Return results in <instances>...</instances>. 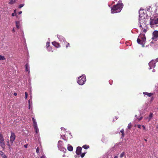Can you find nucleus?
Wrapping results in <instances>:
<instances>
[{"mask_svg":"<svg viewBox=\"0 0 158 158\" xmlns=\"http://www.w3.org/2000/svg\"><path fill=\"white\" fill-rule=\"evenodd\" d=\"M49 44H50V43H49V42H47L46 43V46H47V48H49L48 47H49V46H50Z\"/></svg>","mask_w":158,"mask_h":158,"instance_id":"nucleus-32","label":"nucleus"},{"mask_svg":"<svg viewBox=\"0 0 158 158\" xmlns=\"http://www.w3.org/2000/svg\"><path fill=\"white\" fill-rule=\"evenodd\" d=\"M25 69L26 71L28 72L29 73L30 72L29 70V65L27 64H26L25 65Z\"/></svg>","mask_w":158,"mask_h":158,"instance_id":"nucleus-12","label":"nucleus"},{"mask_svg":"<svg viewBox=\"0 0 158 158\" xmlns=\"http://www.w3.org/2000/svg\"><path fill=\"white\" fill-rule=\"evenodd\" d=\"M142 127H143V129L145 130V127L144 125H142Z\"/></svg>","mask_w":158,"mask_h":158,"instance_id":"nucleus-42","label":"nucleus"},{"mask_svg":"<svg viewBox=\"0 0 158 158\" xmlns=\"http://www.w3.org/2000/svg\"><path fill=\"white\" fill-rule=\"evenodd\" d=\"M132 125L131 123H129L128 125L127 128L128 129H130L132 127Z\"/></svg>","mask_w":158,"mask_h":158,"instance_id":"nucleus-21","label":"nucleus"},{"mask_svg":"<svg viewBox=\"0 0 158 158\" xmlns=\"http://www.w3.org/2000/svg\"><path fill=\"white\" fill-rule=\"evenodd\" d=\"M157 128H158V126H157Z\"/></svg>","mask_w":158,"mask_h":158,"instance_id":"nucleus-56","label":"nucleus"},{"mask_svg":"<svg viewBox=\"0 0 158 158\" xmlns=\"http://www.w3.org/2000/svg\"><path fill=\"white\" fill-rule=\"evenodd\" d=\"M11 135L10 137V142L12 143L15 139L16 136L15 133L12 131H11Z\"/></svg>","mask_w":158,"mask_h":158,"instance_id":"nucleus-7","label":"nucleus"},{"mask_svg":"<svg viewBox=\"0 0 158 158\" xmlns=\"http://www.w3.org/2000/svg\"><path fill=\"white\" fill-rule=\"evenodd\" d=\"M89 145H83L82 146V148L85 149H87L89 148Z\"/></svg>","mask_w":158,"mask_h":158,"instance_id":"nucleus-17","label":"nucleus"},{"mask_svg":"<svg viewBox=\"0 0 158 158\" xmlns=\"http://www.w3.org/2000/svg\"><path fill=\"white\" fill-rule=\"evenodd\" d=\"M149 65L150 67V69L151 68V67H154L155 66V63L152 60L149 62Z\"/></svg>","mask_w":158,"mask_h":158,"instance_id":"nucleus-10","label":"nucleus"},{"mask_svg":"<svg viewBox=\"0 0 158 158\" xmlns=\"http://www.w3.org/2000/svg\"><path fill=\"white\" fill-rule=\"evenodd\" d=\"M151 25H154L158 23V18H150Z\"/></svg>","mask_w":158,"mask_h":158,"instance_id":"nucleus-5","label":"nucleus"},{"mask_svg":"<svg viewBox=\"0 0 158 158\" xmlns=\"http://www.w3.org/2000/svg\"><path fill=\"white\" fill-rule=\"evenodd\" d=\"M15 29L14 28H13V30H12V31H13V32H15Z\"/></svg>","mask_w":158,"mask_h":158,"instance_id":"nucleus-49","label":"nucleus"},{"mask_svg":"<svg viewBox=\"0 0 158 158\" xmlns=\"http://www.w3.org/2000/svg\"><path fill=\"white\" fill-rule=\"evenodd\" d=\"M139 23L140 24V27H142V25L141 24H143V23H141L142 21H141V18H143V19L142 20H145V17L144 16V15H145L143 11V10H142L141 9H140L139 11Z\"/></svg>","mask_w":158,"mask_h":158,"instance_id":"nucleus-3","label":"nucleus"},{"mask_svg":"<svg viewBox=\"0 0 158 158\" xmlns=\"http://www.w3.org/2000/svg\"><path fill=\"white\" fill-rule=\"evenodd\" d=\"M32 121H33V123H36V121H35V119L34 117H32Z\"/></svg>","mask_w":158,"mask_h":158,"instance_id":"nucleus-31","label":"nucleus"},{"mask_svg":"<svg viewBox=\"0 0 158 158\" xmlns=\"http://www.w3.org/2000/svg\"><path fill=\"white\" fill-rule=\"evenodd\" d=\"M16 10H14V13H16Z\"/></svg>","mask_w":158,"mask_h":158,"instance_id":"nucleus-50","label":"nucleus"},{"mask_svg":"<svg viewBox=\"0 0 158 158\" xmlns=\"http://www.w3.org/2000/svg\"><path fill=\"white\" fill-rule=\"evenodd\" d=\"M0 141H4L3 135L1 133H0Z\"/></svg>","mask_w":158,"mask_h":158,"instance_id":"nucleus-16","label":"nucleus"},{"mask_svg":"<svg viewBox=\"0 0 158 158\" xmlns=\"http://www.w3.org/2000/svg\"><path fill=\"white\" fill-rule=\"evenodd\" d=\"M28 146V144H26L24 145V147L25 148H27Z\"/></svg>","mask_w":158,"mask_h":158,"instance_id":"nucleus-40","label":"nucleus"},{"mask_svg":"<svg viewBox=\"0 0 158 158\" xmlns=\"http://www.w3.org/2000/svg\"><path fill=\"white\" fill-rule=\"evenodd\" d=\"M137 127L139 128H141V126L140 125H137Z\"/></svg>","mask_w":158,"mask_h":158,"instance_id":"nucleus-38","label":"nucleus"},{"mask_svg":"<svg viewBox=\"0 0 158 158\" xmlns=\"http://www.w3.org/2000/svg\"><path fill=\"white\" fill-rule=\"evenodd\" d=\"M142 118H141V117L139 119V120H141L142 119Z\"/></svg>","mask_w":158,"mask_h":158,"instance_id":"nucleus-53","label":"nucleus"},{"mask_svg":"<svg viewBox=\"0 0 158 158\" xmlns=\"http://www.w3.org/2000/svg\"><path fill=\"white\" fill-rule=\"evenodd\" d=\"M28 102L29 103V109H30L31 106V104L30 103V101L29 100L28 101Z\"/></svg>","mask_w":158,"mask_h":158,"instance_id":"nucleus-30","label":"nucleus"},{"mask_svg":"<svg viewBox=\"0 0 158 158\" xmlns=\"http://www.w3.org/2000/svg\"><path fill=\"white\" fill-rule=\"evenodd\" d=\"M82 149V148L80 147H78L77 148V150L76 151V153L78 155L81 154V151Z\"/></svg>","mask_w":158,"mask_h":158,"instance_id":"nucleus-9","label":"nucleus"},{"mask_svg":"<svg viewBox=\"0 0 158 158\" xmlns=\"http://www.w3.org/2000/svg\"><path fill=\"white\" fill-rule=\"evenodd\" d=\"M86 153H83L82 154L81 153V157L83 158L85 155Z\"/></svg>","mask_w":158,"mask_h":158,"instance_id":"nucleus-26","label":"nucleus"},{"mask_svg":"<svg viewBox=\"0 0 158 158\" xmlns=\"http://www.w3.org/2000/svg\"><path fill=\"white\" fill-rule=\"evenodd\" d=\"M15 23H16V27L18 28H19V22L17 21Z\"/></svg>","mask_w":158,"mask_h":158,"instance_id":"nucleus-19","label":"nucleus"},{"mask_svg":"<svg viewBox=\"0 0 158 158\" xmlns=\"http://www.w3.org/2000/svg\"><path fill=\"white\" fill-rule=\"evenodd\" d=\"M45 156H42L40 158H44Z\"/></svg>","mask_w":158,"mask_h":158,"instance_id":"nucleus-47","label":"nucleus"},{"mask_svg":"<svg viewBox=\"0 0 158 158\" xmlns=\"http://www.w3.org/2000/svg\"><path fill=\"white\" fill-rule=\"evenodd\" d=\"M0 154L1 155V156L2 157V156H3L4 155H5L4 153L2 152V151H0Z\"/></svg>","mask_w":158,"mask_h":158,"instance_id":"nucleus-34","label":"nucleus"},{"mask_svg":"<svg viewBox=\"0 0 158 158\" xmlns=\"http://www.w3.org/2000/svg\"><path fill=\"white\" fill-rule=\"evenodd\" d=\"M24 5V4H20L19 6V8H20L23 7Z\"/></svg>","mask_w":158,"mask_h":158,"instance_id":"nucleus-28","label":"nucleus"},{"mask_svg":"<svg viewBox=\"0 0 158 158\" xmlns=\"http://www.w3.org/2000/svg\"><path fill=\"white\" fill-rule=\"evenodd\" d=\"M25 99H27V93L26 92H25Z\"/></svg>","mask_w":158,"mask_h":158,"instance_id":"nucleus-33","label":"nucleus"},{"mask_svg":"<svg viewBox=\"0 0 158 158\" xmlns=\"http://www.w3.org/2000/svg\"><path fill=\"white\" fill-rule=\"evenodd\" d=\"M154 99V98L153 97H152L151 98V101L153 100Z\"/></svg>","mask_w":158,"mask_h":158,"instance_id":"nucleus-48","label":"nucleus"},{"mask_svg":"<svg viewBox=\"0 0 158 158\" xmlns=\"http://www.w3.org/2000/svg\"><path fill=\"white\" fill-rule=\"evenodd\" d=\"M114 158H118V157L117 156H116L114 157Z\"/></svg>","mask_w":158,"mask_h":158,"instance_id":"nucleus-51","label":"nucleus"},{"mask_svg":"<svg viewBox=\"0 0 158 158\" xmlns=\"http://www.w3.org/2000/svg\"><path fill=\"white\" fill-rule=\"evenodd\" d=\"M139 36H141V37L140 38V39L141 40H142L143 39V36H145L144 35H139Z\"/></svg>","mask_w":158,"mask_h":158,"instance_id":"nucleus-36","label":"nucleus"},{"mask_svg":"<svg viewBox=\"0 0 158 158\" xmlns=\"http://www.w3.org/2000/svg\"><path fill=\"white\" fill-rule=\"evenodd\" d=\"M67 149L69 151H72L73 150V147L72 146L69 145Z\"/></svg>","mask_w":158,"mask_h":158,"instance_id":"nucleus-15","label":"nucleus"},{"mask_svg":"<svg viewBox=\"0 0 158 158\" xmlns=\"http://www.w3.org/2000/svg\"><path fill=\"white\" fill-rule=\"evenodd\" d=\"M69 43H68L67 44V45L66 46V48H67V47H68V46L69 45Z\"/></svg>","mask_w":158,"mask_h":158,"instance_id":"nucleus-44","label":"nucleus"},{"mask_svg":"<svg viewBox=\"0 0 158 158\" xmlns=\"http://www.w3.org/2000/svg\"><path fill=\"white\" fill-rule=\"evenodd\" d=\"M6 58L4 56L0 55V60H4Z\"/></svg>","mask_w":158,"mask_h":158,"instance_id":"nucleus-18","label":"nucleus"},{"mask_svg":"<svg viewBox=\"0 0 158 158\" xmlns=\"http://www.w3.org/2000/svg\"><path fill=\"white\" fill-rule=\"evenodd\" d=\"M3 158H7V157L5 155H4L3 156H2Z\"/></svg>","mask_w":158,"mask_h":158,"instance_id":"nucleus-41","label":"nucleus"},{"mask_svg":"<svg viewBox=\"0 0 158 158\" xmlns=\"http://www.w3.org/2000/svg\"><path fill=\"white\" fill-rule=\"evenodd\" d=\"M36 152L37 153H38L39 152V147H37L36 149Z\"/></svg>","mask_w":158,"mask_h":158,"instance_id":"nucleus-37","label":"nucleus"},{"mask_svg":"<svg viewBox=\"0 0 158 158\" xmlns=\"http://www.w3.org/2000/svg\"><path fill=\"white\" fill-rule=\"evenodd\" d=\"M157 128H158V126H157Z\"/></svg>","mask_w":158,"mask_h":158,"instance_id":"nucleus-54","label":"nucleus"},{"mask_svg":"<svg viewBox=\"0 0 158 158\" xmlns=\"http://www.w3.org/2000/svg\"><path fill=\"white\" fill-rule=\"evenodd\" d=\"M15 2V0L14 1L13 0H11L9 2V4H12L14 3Z\"/></svg>","mask_w":158,"mask_h":158,"instance_id":"nucleus-23","label":"nucleus"},{"mask_svg":"<svg viewBox=\"0 0 158 158\" xmlns=\"http://www.w3.org/2000/svg\"><path fill=\"white\" fill-rule=\"evenodd\" d=\"M157 128H158V126H157Z\"/></svg>","mask_w":158,"mask_h":158,"instance_id":"nucleus-55","label":"nucleus"},{"mask_svg":"<svg viewBox=\"0 0 158 158\" xmlns=\"http://www.w3.org/2000/svg\"><path fill=\"white\" fill-rule=\"evenodd\" d=\"M86 81L85 76V75L80 76L78 77L77 83L80 85H83L85 83Z\"/></svg>","mask_w":158,"mask_h":158,"instance_id":"nucleus-2","label":"nucleus"},{"mask_svg":"<svg viewBox=\"0 0 158 158\" xmlns=\"http://www.w3.org/2000/svg\"><path fill=\"white\" fill-rule=\"evenodd\" d=\"M0 143L1 147L3 148H4L5 147L4 141H0Z\"/></svg>","mask_w":158,"mask_h":158,"instance_id":"nucleus-14","label":"nucleus"},{"mask_svg":"<svg viewBox=\"0 0 158 158\" xmlns=\"http://www.w3.org/2000/svg\"><path fill=\"white\" fill-rule=\"evenodd\" d=\"M143 32L145 33L147 31V30L146 29H144L143 31Z\"/></svg>","mask_w":158,"mask_h":158,"instance_id":"nucleus-43","label":"nucleus"},{"mask_svg":"<svg viewBox=\"0 0 158 158\" xmlns=\"http://www.w3.org/2000/svg\"><path fill=\"white\" fill-rule=\"evenodd\" d=\"M122 133V136L123 137L124 136V131L123 129H122L121 131H120Z\"/></svg>","mask_w":158,"mask_h":158,"instance_id":"nucleus-20","label":"nucleus"},{"mask_svg":"<svg viewBox=\"0 0 158 158\" xmlns=\"http://www.w3.org/2000/svg\"><path fill=\"white\" fill-rule=\"evenodd\" d=\"M141 36H139L137 40V43L139 44H143V43H144L146 40V38L145 36H143V39L142 40H141L140 38Z\"/></svg>","mask_w":158,"mask_h":158,"instance_id":"nucleus-6","label":"nucleus"},{"mask_svg":"<svg viewBox=\"0 0 158 158\" xmlns=\"http://www.w3.org/2000/svg\"><path fill=\"white\" fill-rule=\"evenodd\" d=\"M122 3H118L114 5L111 8V13H115L120 12L123 7Z\"/></svg>","mask_w":158,"mask_h":158,"instance_id":"nucleus-1","label":"nucleus"},{"mask_svg":"<svg viewBox=\"0 0 158 158\" xmlns=\"http://www.w3.org/2000/svg\"><path fill=\"white\" fill-rule=\"evenodd\" d=\"M143 93L144 94L147 95L149 97H151L153 94V93H149L148 92H143Z\"/></svg>","mask_w":158,"mask_h":158,"instance_id":"nucleus-13","label":"nucleus"},{"mask_svg":"<svg viewBox=\"0 0 158 158\" xmlns=\"http://www.w3.org/2000/svg\"><path fill=\"white\" fill-rule=\"evenodd\" d=\"M152 116L153 114L152 113H151L149 115V121L151 119V118L152 117Z\"/></svg>","mask_w":158,"mask_h":158,"instance_id":"nucleus-22","label":"nucleus"},{"mask_svg":"<svg viewBox=\"0 0 158 158\" xmlns=\"http://www.w3.org/2000/svg\"><path fill=\"white\" fill-rule=\"evenodd\" d=\"M155 12L157 14H158V6L156 7Z\"/></svg>","mask_w":158,"mask_h":158,"instance_id":"nucleus-27","label":"nucleus"},{"mask_svg":"<svg viewBox=\"0 0 158 158\" xmlns=\"http://www.w3.org/2000/svg\"><path fill=\"white\" fill-rule=\"evenodd\" d=\"M52 44L56 48H58L60 46V44L58 43H57L55 42H52Z\"/></svg>","mask_w":158,"mask_h":158,"instance_id":"nucleus-11","label":"nucleus"},{"mask_svg":"<svg viewBox=\"0 0 158 158\" xmlns=\"http://www.w3.org/2000/svg\"><path fill=\"white\" fill-rule=\"evenodd\" d=\"M144 140H145V141H146H146H147V140L146 139H144Z\"/></svg>","mask_w":158,"mask_h":158,"instance_id":"nucleus-52","label":"nucleus"},{"mask_svg":"<svg viewBox=\"0 0 158 158\" xmlns=\"http://www.w3.org/2000/svg\"><path fill=\"white\" fill-rule=\"evenodd\" d=\"M125 155V153L124 152H123L120 154V158H122Z\"/></svg>","mask_w":158,"mask_h":158,"instance_id":"nucleus-24","label":"nucleus"},{"mask_svg":"<svg viewBox=\"0 0 158 158\" xmlns=\"http://www.w3.org/2000/svg\"><path fill=\"white\" fill-rule=\"evenodd\" d=\"M22 13V11H19V15L21 14Z\"/></svg>","mask_w":158,"mask_h":158,"instance_id":"nucleus-45","label":"nucleus"},{"mask_svg":"<svg viewBox=\"0 0 158 158\" xmlns=\"http://www.w3.org/2000/svg\"><path fill=\"white\" fill-rule=\"evenodd\" d=\"M15 15H16V14L15 13H12L11 14V15L12 16H15Z\"/></svg>","mask_w":158,"mask_h":158,"instance_id":"nucleus-39","label":"nucleus"},{"mask_svg":"<svg viewBox=\"0 0 158 158\" xmlns=\"http://www.w3.org/2000/svg\"><path fill=\"white\" fill-rule=\"evenodd\" d=\"M62 144L63 142L61 140H59L58 143V147L60 151L65 152L66 151V149L64 148H62Z\"/></svg>","mask_w":158,"mask_h":158,"instance_id":"nucleus-4","label":"nucleus"},{"mask_svg":"<svg viewBox=\"0 0 158 158\" xmlns=\"http://www.w3.org/2000/svg\"><path fill=\"white\" fill-rule=\"evenodd\" d=\"M9 141H8V144H7V146H8V148H9V149H10V145L9 144Z\"/></svg>","mask_w":158,"mask_h":158,"instance_id":"nucleus-35","label":"nucleus"},{"mask_svg":"<svg viewBox=\"0 0 158 158\" xmlns=\"http://www.w3.org/2000/svg\"><path fill=\"white\" fill-rule=\"evenodd\" d=\"M34 129L36 133H37L38 131H39L38 127H36V128H34Z\"/></svg>","mask_w":158,"mask_h":158,"instance_id":"nucleus-29","label":"nucleus"},{"mask_svg":"<svg viewBox=\"0 0 158 158\" xmlns=\"http://www.w3.org/2000/svg\"><path fill=\"white\" fill-rule=\"evenodd\" d=\"M153 37L152 39L153 40H155L158 38V31H155L152 33Z\"/></svg>","mask_w":158,"mask_h":158,"instance_id":"nucleus-8","label":"nucleus"},{"mask_svg":"<svg viewBox=\"0 0 158 158\" xmlns=\"http://www.w3.org/2000/svg\"><path fill=\"white\" fill-rule=\"evenodd\" d=\"M14 95L15 96H16L17 95V94L16 93H14Z\"/></svg>","mask_w":158,"mask_h":158,"instance_id":"nucleus-46","label":"nucleus"},{"mask_svg":"<svg viewBox=\"0 0 158 158\" xmlns=\"http://www.w3.org/2000/svg\"><path fill=\"white\" fill-rule=\"evenodd\" d=\"M33 125L34 128H36V127H37V124L36 123H33Z\"/></svg>","mask_w":158,"mask_h":158,"instance_id":"nucleus-25","label":"nucleus"}]
</instances>
